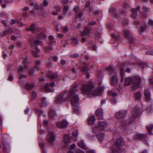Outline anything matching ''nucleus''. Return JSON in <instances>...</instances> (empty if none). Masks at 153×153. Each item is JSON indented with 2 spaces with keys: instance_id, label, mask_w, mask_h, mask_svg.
Wrapping results in <instances>:
<instances>
[{
  "instance_id": "nucleus-27",
  "label": "nucleus",
  "mask_w": 153,
  "mask_h": 153,
  "mask_svg": "<svg viewBox=\"0 0 153 153\" xmlns=\"http://www.w3.org/2000/svg\"><path fill=\"white\" fill-rule=\"evenodd\" d=\"M96 136L99 141L102 142L104 138V134L102 133H99L96 134Z\"/></svg>"
},
{
  "instance_id": "nucleus-41",
  "label": "nucleus",
  "mask_w": 153,
  "mask_h": 153,
  "mask_svg": "<svg viewBox=\"0 0 153 153\" xmlns=\"http://www.w3.org/2000/svg\"><path fill=\"white\" fill-rule=\"evenodd\" d=\"M116 9L115 8L112 7L109 9V11L110 13L113 14L116 12Z\"/></svg>"
},
{
  "instance_id": "nucleus-42",
  "label": "nucleus",
  "mask_w": 153,
  "mask_h": 153,
  "mask_svg": "<svg viewBox=\"0 0 153 153\" xmlns=\"http://www.w3.org/2000/svg\"><path fill=\"white\" fill-rule=\"evenodd\" d=\"M79 8V7L77 5L74 7L73 8V10L74 11L76 14L78 13V11Z\"/></svg>"
},
{
  "instance_id": "nucleus-28",
  "label": "nucleus",
  "mask_w": 153,
  "mask_h": 153,
  "mask_svg": "<svg viewBox=\"0 0 153 153\" xmlns=\"http://www.w3.org/2000/svg\"><path fill=\"white\" fill-rule=\"evenodd\" d=\"M95 119L94 116H91L88 120V123L89 125H93L94 124Z\"/></svg>"
},
{
  "instance_id": "nucleus-37",
  "label": "nucleus",
  "mask_w": 153,
  "mask_h": 153,
  "mask_svg": "<svg viewBox=\"0 0 153 153\" xmlns=\"http://www.w3.org/2000/svg\"><path fill=\"white\" fill-rule=\"evenodd\" d=\"M70 140L69 136L68 135H65L64 136V141L65 143H68Z\"/></svg>"
},
{
  "instance_id": "nucleus-20",
  "label": "nucleus",
  "mask_w": 153,
  "mask_h": 153,
  "mask_svg": "<svg viewBox=\"0 0 153 153\" xmlns=\"http://www.w3.org/2000/svg\"><path fill=\"white\" fill-rule=\"evenodd\" d=\"M144 95L146 101H149L151 99V94L148 89H147L144 90Z\"/></svg>"
},
{
  "instance_id": "nucleus-30",
  "label": "nucleus",
  "mask_w": 153,
  "mask_h": 153,
  "mask_svg": "<svg viewBox=\"0 0 153 153\" xmlns=\"http://www.w3.org/2000/svg\"><path fill=\"white\" fill-rule=\"evenodd\" d=\"M53 48L52 47L49 45L47 47L44 46L43 49L45 52L48 53L50 52L52 50Z\"/></svg>"
},
{
  "instance_id": "nucleus-1",
  "label": "nucleus",
  "mask_w": 153,
  "mask_h": 153,
  "mask_svg": "<svg viewBox=\"0 0 153 153\" xmlns=\"http://www.w3.org/2000/svg\"><path fill=\"white\" fill-rule=\"evenodd\" d=\"M94 87V83L92 80L90 81L87 83L84 84L81 89L82 92L84 94L87 95H92L95 97L101 95L102 92L99 88H97L93 91V89Z\"/></svg>"
},
{
  "instance_id": "nucleus-57",
  "label": "nucleus",
  "mask_w": 153,
  "mask_h": 153,
  "mask_svg": "<svg viewBox=\"0 0 153 153\" xmlns=\"http://www.w3.org/2000/svg\"><path fill=\"white\" fill-rule=\"evenodd\" d=\"M137 15V12H133L131 14V16L133 19H135Z\"/></svg>"
},
{
  "instance_id": "nucleus-3",
  "label": "nucleus",
  "mask_w": 153,
  "mask_h": 153,
  "mask_svg": "<svg viewBox=\"0 0 153 153\" xmlns=\"http://www.w3.org/2000/svg\"><path fill=\"white\" fill-rule=\"evenodd\" d=\"M125 145V142L122 138L120 137L114 141V145L111 147V152L110 153H122L124 149L121 147Z\"/></svg>"
},
{
  "instance_id": "nucleus-7",
  "label": "nucleus",
  "mask_w": 153,
  "mask_h": 153,
  "mask_svg": "<svg viewBox=\"0 0 153 153\" xmlns=\"http://www.w3.org/2000/svg\"><path fill=\"white\" fill-rule=\"evenodd\" d=\"M108 124L104 121H99L98 123L97 127L99 131L104 130L106 128Z\"/></svg>"
},
{
  "instance_id": "nucleus-44",
  "label": "nucleus",
  "mask_w": 153,
  "mask_h": 153,
  "mask_svg": "<svg viewBox=\"0 0 153 153\" xmlns=\"http://www.w3.org/2000/svg\"><path fill=\"white\" fill-rule=\"evenodd\" d=\"M149 26H147V25H145V27L143 26H141L140 27V30L142 32H143L144 30H146Z\"/></svg>"
},
{
  "instance_id": "nucleus-19",
  "label": "nucleus",
  "mask_w": 153,
  "mask_h": 153,
  "mask_svg": "<svg viewBox=\"0 0 153 153\" xmlns=\"http://www.w3.org/2000/svg\"><path fill=\"white\" fill-rule=\"evenodd\" d=\"M56 109L54 107L51 108L49 113V116L51 118L53 119L56 116Z\"/></svg>"
},
{
  "instance_id": "nucleus-16",
  "label": "nucleus",
  "mask_w": 153,
  "mask_h": 153,
  "mask_svg": "<svg viewBox=\"0 0 153 153\" xmlns=\"http://www.w3.org/2000/svg\"><path fill=\"white\" fill-rule=\"evenodd\" d=\"M105 70L107 71H110V74L111 75L117 72V70L112 65L107 66L105 68Z\"/></svg>"
},
{
  "instance_id": "nucleus-53",
  "label": "nucleus",
  "mask_w": 153,
  "mask_h": 153,
  "mask_svg": "<svg viewBox=\"0 0 153 153\" xmlns=\"http://www.w3.org/2000/svg\"><path fill=\"white\" fill-rule=\"evenodd\" d=\"M31 95L32 98L33 99H35L37 95L36 92L35 91H33L31 93Z\"/></svg>"
},
{
  "instance_id": "nucleus-40",
  "label": "nucleus",
  "mask_w": 153,
  "mask_h": 153,
  "mask_svg": "<svg viewBox=\"0 0 153 153\" xmlns=\"http://www.w3.org/2000/svg\"><path fill=\"white\" fill-rule=\"evenodd\" d=\"M27 61V58L26 57L24 59L23 61V64L25 66V68H27V66L26 65Z\"/></svg>"
},
{
  "instance_id": "nucleus-38",
  "label": "nucleus",
  "mask_w": 153,
  "mask_h": 153,
  "mask_svg": "<svg viewBox=\"0 0 153 153\" xmlns=\"http://www.w3.org/2000/svg\"><path fill=\"white\" fill-rule=\"evenodd\" d=\"M69 9L68 7L67 6H64L63 9V10L62 11V14L63 15H65Z\"/></svg>"
},
{
  "instance_id": "nucleus-31",
  "label": "nucleus",
  "mask_w": 153,
  "mask_h": 153,
  "mask_svg": "<svg viewBox=\"0 0 153 153\" xmlns=\"http://www.w3.org/2000/svg\"><path fill=\"white\" fill-rule=\"evenodd\" d=\"M120 75L121 76L120 82H122L123 81L125 75L124 70L123 68H121L120 71Z\"/></svg>"
},
{
  "instance_id": "nucleus-49",
  "label": "nucleus",
  "mask_w": 153,
  "mask_h": 153,
  "mask_svg": "<svg viewBox=\"0 0 153 153\" xmlns=\"http://www.w3.org/2000/svg\"><path fill=\"white\" fill-rule=\"evenodd\" d=\"M98 131H99L98 129V127H94L92 129V132L94 133H95L97 132H98Z\"/></svg>"
},
{
  "instance_id": "nucleus-22",
  "label": "nucleus",
  "mask_w": 153,
  "mask_h": 153,
  "mask_svg": "<svg viewBox=\"0 0 153 153\" xmlns=\"http://www.w3.org/2000/svg\"><path fill=\"white\" fill-rule=\"evenodd\" d=\"M37 29L36 25L34 24H32L30 27L27 28L26 30L27 31H31L32 32L35 31Z\"/></svg>"
},
{
  "instance_id": "nucleus-26",
  "label": "nucleus",
  "mask_w": 153,
  "mask_h": 153,
  "mask_svg": "<svg viewBox=\"0 0 153 153\" xmlns=\"http://www.w3.org/2000/svg\"><path fill=\"white\" fill-rule=\"evenodd\" d=\"M77 144L79 147L83 149H88V148L84 143V141L83 140H81L79 142H78Z\"/></svg>"
},
{
  "instance_id": "nucleus-24",
  "label": "nucleus",
  "mask_w": 153,
  "mask_h": 153,
  "mask_svg": "<svg viewBox=\"0 0 153 153\" xmlns=\"http://www.w3.org/2000/svg\"><path fill=\"white\" fill-rule=\"evenodd\" d=\"M135 138H138L141 140H145L146 138V134H137L135 136Z\"/></svg>"
},
{
  "instance_id": "nucleus-15",
  "label": "nucleus",
  "mask_w": 153,
  "mask_h": 153,
  "mask_svg": "<svg viewBox=\"0 0 153 153\" xmlns=\"http://www.w3.org/2000/svg\"><path fill=\"white\" fill-rule=\"evenodd\" d=\"M91 28L88 27H85L81 32L80 36L81 37H83L84 36H89L91 31Z\"/></svg>"
},
{
  "instance_id": "nucleus-18",
  "label": "nucleus",
  "mask_w": 153,
  "mask_h": 153,
  "mask_svg": "<svg viewBox=\"0 0 153 153\" xmlns=\"http://www.w3.org/2000/svg\"><path fill=\"white\" fill-rule=\"evenodd\" d=\"M36 86V84L34 83L30 84L28 82H27L25 84V88L27 90L30 91L32 90Z\"/></svg>"
},
{
  "instance_id": "nucleus-52",
  "label": "nucleus",
  "mask_w": 153,
  "mask_h": 153,
  "mask_svg": "<svg viewBox=\"0 0 153 153\" xmlns=\"http://www.w3.org/2000/svg\"><path fill=\"white\" fill-rule=\"evenodd\" d=\"M84 12L83 11H81L79 13H77L76 15H77L78 16V17L79 18H81L83 15V14Z\"/></svg>"
},
{
  "instance_id": "nucleus-34",
  "label": "nucleus",
  "mask_w": 153,
  "mask_h": 153,
  "mask_svg": "<svg viewBox=\"0 0 153 153\" xmlns=\"http://www.w3.org/2000/svg\"><path fill=\"white\" fill-rule=\"evenodd\" d=\"M33 43L36 46H38L39 45H40L41 46L43 45V44L42 41L38 40H35L33 42Z\"/></svg>"
},
{
  "instance_id": "nucleus-64",
  "label": "nucleus",
  "mask_w": 153,
  "mask_h": 153,
  "mask_svg": "<svg viewBox=\"0 0 153 153\" xmlns=\"http://www.w3.org/2000/svg\"><path fill=\"white\" fill-rule=\"evenodd\" d=\"M148 24L153 27V21L151 19H150L148 22Z\"/></svg>"
},
{
  "instance_id": "nucleus-14",
  "label": "nucleus",
  "mask_w": 153,
  "mask_h": 153,
  "mask_svg": "<svg viewBox=\"0 0 153 153\" xmlns=\"http://www.w3.org/2000/svg\"><path fill=\"white\" fill-rule=\"evenodd\" d=\"M68 124V123L67 121L65 120H63L61 121H58L56 124L57 127L61 128H63L66 127Z\"/></svg>"
},
{
  "instance_id": "nucleus-39",
  "label": "nucleus",
  "mask_w": 153,
  "mask_h": 153,
  "mask_svg": "<svg viewBox=\"0 0 153 153\" xmlns=\"http://www.w3.org/2000/svg\"><path fill=\"white\" fill-rule=\"evenodd\" d=\"M10 33V31L8 30H6L2 33H1L0 35L1 36H4Z\"/></svg>"
},
{
  "instance_id": "nucleus-36",
  "label": "nucleus",
  "mask_w": 153,
  "mask_h": 153,
  "mask_svg": "<svg viewBox=\"0 0 153 153\" xmlns=\"http://www.w3.org/2000/svg\"><path fill=\"white\" fill-rule=\"evenodd\" d=\"M90 70L87 65L83 66L82 67L81 71L83 72H88Z\"/></svg>"
},
{
  "instance_id": "nucleus-9",
  "label": "nucleus",
  "mask_w": 153,
  "mask_h": 153,
  "mask_svg": "<svg viewBox=\"0 0 153 153\" xmlns=\"http://www.w3.org/2000/svg\"><path fill=\"white\" fill-rule=\"evenodd\" d=\"M46 138L47 141L50 143L53 142L55 139V136L54 132H50L48 134L46 135Z\"/></svg>"
},
{
  "instance_id": "nucleus-43",
  "label": "nucleus",
  "mask_w": 153,
  "mask_h": 153,
  "mask_svg": "<svg viewBox=\"0 0 153 153\" xmlns=\"http://www.w3.org/2000/svg\"><path fill=\"white\" fill-rule=\"evenodd\" d=\"M56 41L55 40H51L49 42V44L51 46L56 45Z\"/></svg>"
},
{
  "instance_id": "nucleus-4",
  "label": "nucleus",
  "mask_w": 153,
  "mask_h": 153,
  "mask_svg": "<svg viewBox=\"0 0 153 153\" xmlns=\"http://www.w3.org/2000/svg\"><path fill=\"white\" fill-rule=\"evenodd\" d=\"M79 98L78 95H73L70 101V103L72 106L73 112L76 114H78L79 109Z\"/></svg>"
},
{
  "instance_id": "nucleus-17",
  "label": "nucleus",
  "mask_w": 153,
  "mask_h": 153,
  "mask_svg": "<svg viewBox=\"0 0 153 153\" xmlns=\"http://www.w3.org/2000/svg\"><path fill=\"white\" fill-rule=\"evenodd\" d=\"M107 94L109 96H111L113 97L114 100H114H113L112 101L114 102V104L116 102L117 100H115V98H116V97L117 96V93L116 92L112 91V90H110L108 92Z\"/></svg>"
},
{
  "instance_id": "nucleus-33",
  "label": "nucleus",
  "mask_w": 153,
  "mask_h": 153,
  "mask_svg": "<svg viewBox=\"0 0 153 153\" xmlns=\"http://www.w3.org/2000/svg\"><path fill=\"white\" fill-rule=\"evenodd\" d=\"M78 134L77 132H74L73 133L72 135L71 136V138L74 141H76L77 138Z\"/></svg>"
},
{
  "instance_id": "nucleus-23",
  "label": "nucleus",
  "mask_w": 153,
  "mask_h": 153,
  "mask_svg": "<svg viewBox=\"0 0 153 153\" xmlns=\"http://www.w3.org/2000/svg\"><path fill=\"white\" fill-rule=\"evenodd\" d=\"M47 35L43 32L38 34L36 36L37 38L40 39H44L47 38Z\"/></svg>"
},
{
  "instance_id": "nucleus-59",
  "label": "nucleus",
  "mask_w": 153,
  "mask_h": 153,
  "mask_svg": "<svg viewBox=\"0 0 153 153\" xmlns=\"http://www.w3.org/2000/svg\"><path fill=\"white\" fill-rule=\"evenodd\" d=\"M75 152L76 153H85L84 151L81 150L79 149H76Z\"/></svg>"
},
{
  "instance_id": "nucleus-35",
  "label": "nucleus",
  "mask_w": 153,
  "mask_h": 153,
  "mask_svg": "<svg viewBox=\"0 0 153 153\" xmlns=\"http://www.w3.org/2000/svg\"><path fill=\"white\" fill-rule=\"evenodd\" d=\"M136 118L132 115L130 117L128 118L129 123L130 124L133 123L135 121Z\"/></svg>"
},
{
  "instance_id": "nucleus-25",
  "label": "nucleus",
  "mask_w": 153,
  "mask_h": 153,
  "mask_svg": "<svg viewBox=\"0 0 153 153\" xmlns=\"http://www.w3.org/2000/svg\"><path fill=\"white\" fill-rule=\"evenodd\" d=\"M71 43L75 47H76L79 45V42L77 40V37H73L71 39Z\"/></svg>"
},
{
  "instance_id": "nucleus-54",
  "label": "nucleus",
  "mask_w": 153,
  "mask_h": 153,
  "mask_svg": "<svg viewBox=\"0 0 153 153\" xmlns=\"http://www.w3.org/2000/svg\"><path fill=\"white\" fill-rule=\"evenodd\" d=\"M47 104H46V103H43L42 102H41L39 104V106L40 107L42 108L44 107H46L47 106Z\"/></svg>"
},
{
  "instance_id": "nucleus-48",
  "label": "nucleus",
  "mask_w": 153,
  "mask_h": 153,
  "mask_svg": "<svg viewBox=\"0 0 153 153\" xmlns=\"http://www.w3.org/2000/svg\"><path fill=\"white\" fill-rule=\"evenodd\" d=\"M96 24V23L95 21H90L88 23L87 25L88 26H93Z\"/></svg>"
},
{
  "instance_id": "nucleus-56",
  "label": "nucleus",
  "mask_w": 153,
  "mask_h": 153,
  "mask_svg": "<svg viewBox=\"0 0 153 153\" xmlns=\"http://www.w3.org/2000/svg\"><path fill=\"white\" fill-rule=\"evenodd\" d=\"M146 53L147 55H153V51H148L146 52Z\"/></svg>"
},
{
  "instance_id": "nucleus-61",
  "label": "nucleus",
  "mask_w": 153,
  "mask_h": 153,
  "mask_svg": "<svg viewBox=\"0 0 153 153\" xmlns=\"http://www.w3.org/2000/svg\"><path fill=\"white\" fill-rule=\"evenodd\" d=\"M129 22L126 19H125L123 21V23L125 25H127Z\"/></svg>"
},
{
  "instance_id": "nucleus-13",
  "label": "nucleus",
  "mask_w": 153,
  "mask_h": 153,
  "mask_svg": "<svg viewBox=\"0 0 153 153\" xmlns=\"http://www.w3.org/2000/svg\"><path fill=\"white\" fill-rule=\"evenodd\" d=\"M122 34L124 37L127 39H131L132 38V35L130 31L127 29L123 30Z\"/></svg>"
},
{
  "instance_id": "nucleus-60",
  "label": "nucleus",
  "mask_w": 153,
  "mask_h": 153,
  "mask_svg": "<svg viewBox=\"0 0 153 153\" xmlns=\"http://www.w3.org/2000/svg\"><path fill=\"white\" fill-rule=\"evenodd\" d=\"M142 10L146 12H148L149 11L148 8L146 7H143L142 8Z\"/></svg>"
},
{
  "instance_id": "nucleus-50",
  "label": "nucleus",
  "mask_w": 153,
  "mask_h": 153,
  "mask_svg": "<svg viewBox=\"0 0 153 153\" xmlns=\"http://www.w3.org/2000/svg\"><path fill=\"white\" fill-rule=\"evenodd\" d=\"M54 8L56 10L57 12H59L61 11V8L59 6H56L54 7Z\"/></svg>"
},
{
  "instance_id": "nucleus-62",
  "label": "nucleus",
  "mask_w": 153,
  "mask_h": 153,
  "mask_svg": "<svg viewBox=\"0 0 153 153\" xmlns=\"http://www.w3.org/2000/svg\"><path fill=\"white\" fill-rule=\"evenodd\" d=\"M75 143H73L70 146V149L71 150H73L75 148Z\"/></svg>"
},
{
  "instance_id": "nucleus-47",
  "label": "nucleus",
  "mask_w": 153,
  "mask_h": 153,
  "mask_svg": "<svg viewBox=\"0 0 153 153\" xmlns=\"http://www.w3.org/2000/svg\"><path fill=\"white\" fill-rule=\"evenodd\" d=\"M121 125L123 126V128H127L128 126V124L127 123L125 122H124L123 123H122Z\"/></svg>"
},
{
  "instance_id": "nucleus-10",
  "label": "nucleus",
  "mask_w": 153,
  "mask_h": 153,
  "mask_svg": "<svg viewBox=\"0 0 153 153\" xmlns=\"http://www.w3.org/2000/svg\"><path fill=\"white\" fill-rule=\"evenodd\" d=\"M103 112L102 108H98L95 111V114L97 119L100 120L103 118Z\"/></svg>"
},
{
  "instance_id": "nucleus-45",
  "label": "nucleus",
  "mask_w": 153,
  "mask_h": 153,
  "mask_svg": "<svg viewBox=\"0 0 153 153\" xmlns=\"http://www.w3.org/2000/svg\"><path fill=\"white\" fill-rule=\"evenodd\" d=\"M111 36L113 37L114 38V39L116 40H118L120 39V36L119 35H117L116 36L115 34H111Z\"/></svg>"
},
{
  "instance_id": "nucleus-2",
  "label": "nucleus",
  "mask_w": 153,
  "mask_h": 153,
  "mask_svg": "<svg viewBox=\"0 0 153 153\" xmlns=\"http://www.w3.org/2000/svg\"><path fill=\"white\" fill-rule=\"evenodd\" d=\"M77 88V87L76 86H75L71 88L68 91L66 97L64 98H63V97L67 91H64L61 92L56 97L55 101V103L56 104H60L64 101L65 100L68 101L70 99H71L72 98V97H73V94L78 91Z\"/></svg>"
},
{
  "instance_id": "nucleus-21",
  "label": "nucleus",
  "mask_w": 153,
  "mask_h": 153,
  "mask_svg": "<svg viewBox=\"0 0 153 153\" xmlns=\"http://www.w3.org/2000/svg\"><path fill=\"white\" fill-rule=\"evenodd\" d=\"M49 83H46L44 85L45 91L47 92H52L54 91V89H51L49 88Z\"/></svg>"
},
{
  "instance_id": "nucleus-12",
  "label": "nucleus",
  "mask_w": 153,
  "mask_h": 153,
  "mask_svg": "<svg viewBox=\"0 0 153 153\" xmlns=\"http://www.w3.org/2000/svg\"><path fill=\"white\" fill-rule=\"evenodd\" d=\"M142 113L140 109L137 107H134L132 111V116L136 117H139Z\"/></svg>"
},
{
  "instance_id": "nucleus-46",
  "label": "nucleus",
  "mask_w": 153,
  "mask_h": 153,
  "mask_svg": "<svg viewBox=\"0 0 153 153\" xmlns=\"http://www.w3.org/2000/svg\"><path fill=\"white\" fill-rule=\"evenodd\" d=\"M128 39L129 40L130 43L131 44H134L135 42L136 39L133 37V35L131 39Z\"/></svg>"
},
{
  "instance_id": "nucleus-63",
  "label": "nucleus",
  "mask_w": 153,
  "mask_h": 153,
  "mask_svg": "<svg viewBox=\"0 0 153 153\" xmlns=\"http://www.w3.org/2000/svg\"><path fill=\"white\" fill-rule=\"evenodd\" d=\"M79 55L78 53H74L70 56V57L75 58L78 57Z\"/></svg>"
},
{
  "instance_id": "nucleus-55",
  "label": "nucleus",
  "mask_w": 153,
  "mask_h": 153,
  "mask_svg": "<svg viewBox=\"0 0 153 153\" xmlns=\"http://www.w3.org/2000/svg\"><path fill=\"white\" fill-rule=\"evenodd\" d=\"M62 30L65 32H67L68 30L67 26H63L62 27Z\"/></svg>"
},
{
  "instance_id": "nucleus-51",
  "label": "nucleus",
  "mask_w": 153,
  "mask_h": 153,
  "mask_svg": "<svg viewBox=\"0 0 153 153\" xmlns=\"http://www.w3.org/2000/svg\"><path fill=\"white\" fill-rule=\"evenodd\" d=\"M32 55L35 57H37L39 56L38 54V53L36 52L35 51H32Z\"/></svg>"
},
{
  "instance_id": "nucleus-8",
  "label": "nucleus",
  "mask_w": 153,
  "mask_h": 153,
  "mask_svg": "<svg viewBox=\"0 0 153 153\" xmlns=\"http://www.w3.org/2000/svg\"><path fill=\"white\" fill-rule=\"evenodd\" d=\"M117 73H114V75L111 76L110 83L111 85L114 86H117L118 84V79Z\"/></svg>"
},
{
  "instance_id": "nucleus-58",
  "label": "nucleus",
  "mask_w": 153,
  "mask_h": 153,
  "mask_svg": "<svg viewBox=\"0 0 153 153\" xmlns=\"http://www.w3.org/2000/svg\"><path fill=\"white\" fill-rule=\"evenodd\" d=\"M69 0H62L61 2L63 4H66L68 3Z\"/></svg>"
},
{
  "instance_id": "nucleus-11",
  "label": "nucleus",
  "mask_w": 153,
  "mask_h": 153,
  "mask_svg": "<svg viewBox=\"0 0 153 153\" xmlns=\"http://www.w3.org/2000/svg\"><path fill=\"white\" fill-rule=\"evenodd\" d=\"M46 76L50 79L53 80L56 79L58 78V74L57 72H54L52 74L51 71H48L46 74Z\"/></svg>"
},
{
  "instance_id": "nucleus-5",
  "label": "nucleus",
  "mask_w": 153,
  "mask_h": 153,
  "mask_svg": "<svg viewBox=\"0 0 153 153\" xmlns=\"http://www.w3.org/2000/svg\"><path fill=\"white\" fill-rule=\"evenodd\" d=\"M141 79V77L138 75L135 76L134 77L132 80L134 84L131 87L132 90L135 91L137 89L140 87Z\"/></svg>"
},
{
  "instance_id": "nucleus-32",
  "label": "nucleus",
  "mask_w": 153,
  "mask_h": 153,
  "mask_svg": "<svg viewBox=\"0 0 153 153\" xmlns=\"http://www.w3.org/2000/svg\"><path fill=\"white\" fill-rule=\"evenodd\" d=\"M132 81L131 78L129 77L126 78L125 79V83L124 85L127 86L130 85Z\"/></svg>"
},
{
  "instance_id": "nucleus-29",
  "label": "nucleus",
  "mask_w": 153,
  "mask_h": 153,
  "mask_svg": "<svg viewBox=\"0 0 153 153\" xmlns=\"http://www.w3.org/2000/svg\"><path fill=\"white\" fill-rule=\"evenodd\" d=\"M142 94L140 91H137L135 93L134 95V98L137 100H140L141 98Z\"/></svg>"
},
{
  "instance_id": "nucleus-6",
  "label": "nucleus",
  "mask_w": 153,
  "mask_h": 153,
  "mask_svg": "<svg viewBox=\"0 0 153 153\" xmlns=\"http://www.w3.org/2000/svg\"><path fill=\"white\" fill-rule=\"evenodd\" d=\"M128 113L127 110H121L116 112L115 115L117 119H123L126 116Z\"/></svg>"
}]
</instances>
